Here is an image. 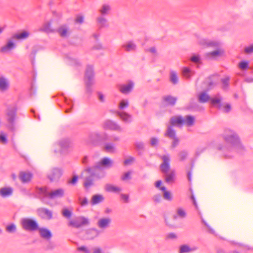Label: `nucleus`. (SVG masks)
I'll return each instance as SVG.
<instances>
[{
	"instance_id": "obj_22",
	"label": "nucleus",
	"mask_w": 253,
	"mask_h": 253,
	"mask_svg": "<svg viewBox=\"0 0 253 253\" xmlns=\"http://www.w3.org/2000/svg\"><path fill=\"white\" fill-rule=\"evenodd\" d=\"M57 32L62 38L67 37L70 34L69 28L66 25L60 26L57 30Z\"/></svg>"
},
{
	"instance_id": "obj_2",
	"label": "nucleus",
	"mask_w": 253,
	"mask_h": 253,
	"mask_svg": "<svg viewBox=\"0 0 253 253\" xmlns=\"http://www.w3.org/2000/svg\"><path fill=\"white\" fill-rule=\"evenodd\" d=\"M105 176V173L102 172L100 175L94 171L93 168L87 167L82 172L80 177L84 178V186L85 188H88L94 184V177L102 178Z\"/></svg>"
},
{
	"instance_id": "obj_19",
	"label": "nucleus",
	"mask_w": 253,
	"mask_h": 253,
	"mask_svg": "<svg viewBox=\"0 0 253 253\" xmlns=\"http://www.w3.org/2000/svg\"><path fill=\"white\" fill-rule=\"evenodd\" d=\"M41 238L47 241L49 240L52 237L51 232L45 228L39 227L38 230Z\"/></svg>"
},
{
	"instance_id": "obj_25",
	"label": "nucleus",
	"mask_w": 253,
	"mask_h": 253,
	"mask_svg": "<svg viewBox=\"0 0 253 253\" xmlns=\"http://www.w3.org/2000/svg\"><path fill=\"white\" fill-rule=\"evenodd\" d=\"M165 136L169 139L176 137L175 130L171 126L168 125L167 130L165 133Z\"/></svg>"
},
{
	"instance_id": "obj_45",
	"label": "nucleus",
	"mask_w": 253,
	"mask_h": 253,
	"mask_svg": "<svg viewBox=\"0 0 253 253\" xmlns=\"http://www.w3.org/2000/svg\"><path fill=\"white\" fill-rule=\"evenodd\" d=\"M229 81H230V78L229 77H226L224 78H223L221 80V82L222 83V88L223 90H227L229 85Z\"/></svg>"
},
{
	"instance_id": "obj_39",
	"label": "nucleus",
	"mask_w": 253,
	"mask_h": 253,
	"mask_svg": "<svg viewBox=\"0 0 253 253\" xmlns=\"http://www.w3.org/2000/svg\"><path fill=\"white\" fill-rule=\"evenodd\" d=\"M105 189L108 192H118L121 191V189L111 184H107L105 186Z\"/></svg>"
},
{
	"instance_id": "obj_20",
	"label": "nucleus",
	"mask_w": 253,
	"mask_h": 253,
	"mask_svg": "<svg viewBox=\"0 0 253 253\" xmlns=\"http://www.w3.org/2000/svg\"><path fill=\"white\" fill-rule=\"evenodd\" d=\"M99 234L100 231L95 228L88 229L85 231L86 238L87 240H93Z\"/></svg>"
},
{
	"instance_id": "obj_34",
	"label": "nucleus",
	"mask_w": 253,
	"mask_h": 253,
	"mask_svg": "<svg viewBox=\"0 0 253 253\" xmlns=\"http://www.w3.org/2000/svg\"><path fill=\"white\" fill-rule=\"evenodd\" d=\"M104 200V198L103 195L101 194H95L92 197L91 203L92 205H94L101 203Z\"/></svg>"
},
{
	"instance_id": "obj_44",
	"label": "nucleus",
	"mask_w": 253,
	"mask_h": 253,
	"mask_svg": "<svg viewBox=\"0 0 253 253\" xmlns=\"http://www.w3.org/2000/svg\"><path fill=\"white\" fill-rule=\"evenodd\" d=\"M134 145L136 150L140 152L143 151L145 149V144L142 141H136L134 143Z\"/></svg>"
},
{
	"instance_id": "obj_29",
	"label": "nucleus",
	"mask_w": 253,
	"mask_h": 253,
	"mask_svg": "<svg viewBox=\"0 0 253 253\" xmlns=\"http://www.w3.org/2000/svg\"><path fill=\"white\" fill-rule=\"evenodd\" d=\"M29 33L26 31H23L21 33L19 34H15L12 35V38L14 40H20L27 39L29 36Z\"/></svg>"
},
{
	"instance_id": "obj_1",
	"label": "nucleus",
	"mask_w": 253,
	"mask_h": 253,
	"mask_svg": "<svg viewBox=\"0 0 253 253\" xmlns=\"http://www.w3.org/2000/svg\"><path fill=\"white\" fill-rule=\"evenodd\" d=\"M36 191L41 197L50 199L61 198L65 195V189L62 188L49 190L46 186L37 187Z\"/></svg>"
},
{
	"instance_id": "obj_5",
	"label": "nucleus",
	"mask_w": 253,
	"mask_h": 253,
	"mask_svg": "<svg viewBox=\"0 0 253 253\" xmlns=\"http://www.w3.org/2000/svg\"><path fill=\"white\" fill-rule=\"evenodd\" d=\"M94 71L93 67L88 65L85 72V82L86 85V91L88 93L92 92L91 86L94 84Z\"/></svg>"
},
{
	"instance_id": "obj_4",
	"label": "nucleus",
	"mask_w": 253,
	"mask_h": 253,
	"mask_svg": "<svg viewBox=\"0 0 253 253\" xmlns=\"http://www.w3.org/2000/svg\"><path fill=\"white\" fill-rule=\"evenodd\" d=\"M224 139L227 143L231 145L238 151L244 149V147L241 143L238 135L234 131L230 130H226L224 134Z\"/></svg>"
},
{
	"instance_id": "obj_18",
	"label": "nucleus",
	"mask_w": 253,
	"mask_h": 253,
	"mask_svg": "<svg viewBox=\"0 0 253 253\" xmlns=\"http://www.w3.org/2000/svg\"><path fill=\"white\" fill-rule=\"evenodd\" d=\"M183 125V117L181 115H175L171 117L169 121V125L173 126H181Z\"/></svg>"
},
{
	"instance_id": "obj_50",
	"label": "nucleus",
	"mask_w": 253,
	"mask_h": 253,
	"mask_svg": "<svg viewBox=\"0 0 253 253\" xmlns=\"http://www.w3.org/2000/svg\"><path fill=\"white\" fill-rule=\"evenodd\" d=\"M104 150L108 153H114L115 152V147L112 144H106L104 147Z\"/></svg>"
},
{
	"instance_id": "obj_8",
	"label": "nucleus",
	"mask_w": 253,
	"mask_h": 253,
	"mask_svg": "<svg viewBox=\"0 0 253 253\" xmlns=\"http://www.w3.org/2000/svg\"><path fill=\"white\" fill-rule=\"evenodd\" d=\"M60 149L58 152L61 155L67 154L69 153L70 149L73 147L72 142L68 139H64L60 140L58 142ZM54 153L56 154L58 151L56 150L54 151Z\"/></svg>"
},
{
	"instance_id": "obj_56",
	"label": "nucleus",
	"mask_w": 253,
	"mask_h": 253,
	"mask_svg": "<svg viewBox=\"0 0 253 253\" xmlns=\"http://www.w3.org/2000/svg\"><path fill=\"white\" fill-rule=\"evenodd\" d=\"M188 153L186 151H182L178 154V157L179 158V159L180 161H183L184 160L187 156Z\"/></svg>"
},
{
	"instance_id": "obj_10",
	"label": "nucleus",
	"mask_w": 253,
	"mask_h": 253,
	"mask_svg": "<svg viewBox=\"0 0 253 253\" xmlns=\"http://www.w3.org/2000/svg\"><path fill=\"white\" fill-rule=\"evenodd\" d=\"M63 174V170L59 168H52L47 173V177L51 182L57 181Z\"/></svg>"
},
{
	"instance_id": "obj_7",
	"label": "nucleus",
	"mask_w": 253,
	"mask_h": 253,
	"mask_svg": "<svg viewBox=\"0 0 253 253\" xmlns=\"http://www.w3.org/2000/svg\"><path fill=\"white\" fill-rule=\"evenodd\" d=\"M90 224L89 219L83 216H79L71 220L68 223L69 226L80 229Z\"/></svg>"
},
{
	"instance_id": "obj_42",
	"label": "nucleus",
	"mask_w": 253,
	"mask_h": 253,
	"mask_svg": "<svg viewBox=\"0 0 253 253\" xmlns=\"http://www.w3.org/2000/svg\"><path fill=\"white\" fill-rule=\"evenodd\" d=\"M194 74V72L191 71L189 68H184L182 70V75L186 79H190Z\"/></svg>"
},
{
	"instance_id": "obj_9",
	"label": "nucleus",
	"mask_w": 253,
	"mask_h": 253,
	"mask_svg": "<svg viewBox=\"0 0 253 253\" xmlns=\"http://www.w3.org/2000/svg\"><path fill=\"white\" fill-rule=\"evenodd\" d=\"M16 119V109L14 107L8 108L6 113V120L8 127L12 130H14L15 129V125Z\"/></svg>"
},
{
	"instance_id": "obj_13",
	"label": "nucleus",
	"mask_w": 253,
	"mask_h": 253,
	"mask_svg": "<svg viewBox=\"0 0 253 253\" xmlns=\"http://www.w3.org/2000/svg\"><path fill=\"white\" fill-rule=\"evenodd\" d=\"M38 215L42 219L50 220L53 218L52 211L45 208H40L37 209Z\"/></svg>"
},
{
	"instance_id": "obj_54",
	"label": "nucleus",
	"mask_w": 253,
	"mask_h": 253,
	"mask_svg": "<svg viewBox=\"0 0 253 253\" xmlns=\"http://www.w3.org/2000/svg\"><path fill=\"white\" fill-rule=\"evenodd\" d=\"M128 106V101L126 99H123L121 101L119 104V108L123 109Z\"/></svg>"
},
{
	"instance_id": "obj_63",
	"label": "nucleus",
	"mask_w": 253,
	"mask_h": 253,
	"mask_svg": "<svg viewBox=\"0 0 253 253\" xmlns=\"http://www.w3.org/2000/svg\"><path fill=\"white\" fill-rule=\"evenodd\" d=\"M79 200L80 201V204L82 206H86L88 204V200L86 198H82L80 197L79 198Z\"/></svg>"
},
{
	"instance_id": "obj_28",
	"label": "nucleus",
	"mask_w": 253,
	"mask_h": 253,
	"mask_svg": "<svg viewBox=\"0 0 253 253\" xmlns=\"http://www.w3.org/2000/svg\"><path fill=\"white\" fill-rule=\"evenodd\" d=\"M96 22L99 28H102L108 26L107 19L104 16L100 15L96 18Z\"/></svg>"
},
{
	"instance_id": "obj_46",
	"label": "nucleus",
	"mask_w": 253,
	"mask_h": 253,
	"mask_svg": "<svg viewBox=\"0 0 253 253\" xmlns=\"http://www.w3.org/2000/svg\"><path fill=\"white\" fill-rule=\"evenodd\" d=\"M221 54L220 52L218 50H216L215 51L208 52L206 54V56L207 57L209 58H214L218 56H219Z\"/></svg>"
},
{
	"instance_id": "obj_64",
	"label": "nucleus",
	"mask_w": 253,
	"mask_h": 253,
	"mask_svg": "<svg viewBox=\"0 0 253 253\" xmlns=\"http://www.w3.org/2000/svg\"><path fill=\"white\" fill-rule=\"evenodd\" d=\"M239 67L242 70H246L248 67V63L246 61H242L239 63Z\"/></svg>"
},
{
	"instance_id": "obj_41",
	"label": "nucleus",
	"mask_w": 253,
	"mask_h": 253,
	"mask_svg": "<svg viewBox=\"0 0 253 253\" xmlns=\"http://www.w3.org/2000/svg\"><path fill=\"white\" fill-rule=\"evenodd\" d=\"M186 214L185 211L183 209L179 208L176 210V214L173 215V218L176 219L178 217L183 218L186 216Z\"/></svg>"
},
{
	"instance_id": "obj_62",
	"label": "nucleus",
	"mask_w": 253,
	"mask_h": 253,
	"mask_svg": "<svg viewBox=\"0 0 253 253\" xmlns=\"http://www.w3.org/2000/svg\"><path fill=\"white\" fill-rule=\"evenodd\" d=\"M97 94L98 100L101 102H104L105 101V95L100 91L97 92Z\"/></svg>"
},
{
	"instance_id": "obj_31",
	"label": "nucleus",
	"mask_w": 253,
	"mask_h": 253,
	"mask_svg": "<svg viewBox=\"0 0 253 253\" xmlns=\"http://www.w3.org/2000/svg\"><path fill=\"white\" fill-rule=\"evenodd\" d=\"M197 250V247L190 248L187 245H183L180 247L179 253H189Z\"/></svg>"
},
{
	"instance_id": "obj_61",
	"label": "nucleus",
	"mask_w": 253,
	"mask_h": 253,
	"mask_svg": "<svg viewBox=\"0 0 253 253\" xmlns=\"http://www.w3.org/2000/svg\"><path fill=\"white\" fill-rule=\"evenodd\" d=\"M77 250L79 252H83L84 253H90L89 250L86 247L82 246L78 247Z\"/></svg>"
},
{
	"instance_id": "obj_58",
	"label": "nucleus",
	"mask_w": 253,
	"mask_h": 253,
	"mask_svg": "<svg viewBox=\"0 0 253 253\" xmlns=\"http://www.w3.org/2000/svg\"><path fill=\"white\" fill-rule=\"evenodd\" d=\"M244 52L247 54H250L253 53V43L244 49Z\"/></svg>"
},
{
	"instance_id": "obj_40",
	"label": "nucleus",
	"mask_w": 253,
	"mask_h": 253,
	"mask_svg": "<svg viewBox=\"0 0 253 253\" xmlns=\"http://www.w3.org/2000/svg\"><path fill=\"white\" fill-rule=\"evenodd\" d=\"M118 115L125 122H130L131 116L125 112H119Z\"/></svg>"
},
{
	"instance_id": "obj_48",
	"label": "nucleus",
	"mask_w": 253,
	"mask_h": 253,
	"mask_svg": "<svg viewBox=\"0 0 253 253\" xmlns=\"http://www.w3.org/2000/svg\"><path fill=\"white\" fill-rule=\"evenodd\" d=\"M5 230L8 233H14L17 230L16 226L14 224L12 223L6 227Z\"/></svg>"
},
{
	"instance_id": "obj_24",
	"label": "nucleus",
	"mask_w": 253,
	"mask_h": 253,
	"mask_svg": "<svg viewBox=\"0 0 253 253\" xmlns=\"http://www.w3.org/2000/svg\"><path fill=\"white\" fill-rule=\"evenodd\" d=\"M13 189L10 187H4L0 188V196L5 198L11 195L13 193Z\"/></svg>"
},
{
	"instance_id": "obj_36",
	"label": "nucleus",
	"mask_w": 253,
	"mask_h": 253,
	"mask_svg": "<svg viewBox=\"0 0 253 253\" xmlns=\"http://www.w3.org/2000/svg\"><path fill=\"white\" fill-rule=\"evenodd\" d=\"M211 103L212 105H217V107L219 109H220L221 108V105L220 104V103L222 100V97L221 96L218 94L214 98H210V100Z\"/></svg>"
},
{
	"instance_id": "obj_32",
	"label": "nucleus",
	"mask_w": 253,
	"mask_h": 253,
	"mask_svg": "<svg viewBox=\"0 0 253 253\" xmlns=\"http://www.w3.org/2000/svg\"><path fill=\"white\" fill-rule=\"evenodd\" d=\"M9 81L6 78L1 77H0V90L5 91L9 87Z\"/></svg>"
},
{
	"instance_id": "obj_17",
	"label": "nucleus",
	"mask_w": 253,
	"mask_h": 253,
	"mask_svg": "<svg viewBox=\"0 0 253 253\" xmlns=\"http://www.w3.org/2000/svg\"><path fill=\"white\" fill-rule=\"evenodd\" d=\"M103 127L106 129H111L119 131H122L121 127L115 122L106 120L103 123Z\"/></svg>"
},
{
	"instance_id": "obj_15",
	"label": "nucleus",
	"mask_w": 253,
	"mask_h": 253,
	"mask_svg": "<svg viewBox=\"0 0 253 253\" xmlns=\"http://www.w3.org/2000/svg\"><path fill=\"white\" fill-rule=\"evenodd\" d=\"M112 222V220L110 217L100 218L97 221V226L102 230H105L109 228Z\"/></svg>"
},
{
	"instance_id": "obj_43",
	"label": "nucleus",
	"mask_w": 253,
	"mask_h": 253,
	"mask_svg": "<svg viewBox=\"0 0 253 253\" xmlns=\"http://www.w3.org/2000/svg\"><path fill=\"white\" fill-rule=\"evenodd\" d=\"M40 31L46 33H51L54 32V30L51 28V24L49 22L44 24L42 27L41 28Z\"/></svg>"
},
{
	"instance_id": "obj_52",
	"label": "nucleus",
	"mask_w": 253,
	"mask_h": 253,
	"mask_svg": "<svg viewBox=\"0 0 253 253\" xmlns=\"http://www.w3.org/2000/svg\"><path fill=\"white\" fill-rule=\"evenodd\" d=\"M131 173H132L131 171H128L124 173L121 176V179L123 181L130 179L131 178Z\"/></svg>"
},
{
	"instance_id": "obj_21",
	"label": "nucleus",
	"mask_w": 253,
	"mask_h": 253,
	"mask_svg": "<svg viewBox=\"0 0 253 253\" xmlns=\"http://www.w3.org/2000/svg\"><path fill=\"white\" fill-rule=\"evenodd\" d=\"M122 47L126 52H133L136 49V44L132 41H128L122 45Z\"/></svg>"
},
{
	"instance_id": "obj_60",
	"label": "nucleus",
	"mask_w": 253,
	"mask_h": 253,
	"mask_svg": "<svg viewBox=\"0 0 253 253\" xmlns=\"http://www.w3.org/2000/svg\"><path fill=\"white\" fill-rule=\"evenodd\" d=\"M84 17L82 15H77L75 19V22L77 23L82 24L84 22Z\"/></svg>"
},
{
	"instance_id": "obj_37",
	"label": "nucleus",
	"mask_w": 253,
	"mask_h": 253,
	"mask_svg": "<svg viewBox=\"0 0 253 253\" xmlns=\"http://www.w3.org/2000/svg\"><path fill=\"white\" fill-rule=\"evenodd\" d=\"M169 81L173 84H176L179 81L177 73L174 71H170L169 73Z\"/></svg>"
},
{
	"instance_id": "obj_49",
	"label": "nucleus",
	"mask_w": 253,
	"mask_h": 253,
	"mask_svg": "<svg viewBox=\"0 0 253 253\" xmlns=\"http://www.w3.org/2000/svg\"><path fill=\"white\" fill-rule=\"evenodd\" d=\"M205 44L207 45L208 47H212L214 48H217L219 47V42L217 41H206L205 42Z\"/></svg>"
},
{
	"instance_id": "obj_23",
	"label": "nucleus",
	"mask_w": 253,
	"mask_h": 253,
	"mask_svg": "<svg viewBox=\"0 0 253 253\" xmlns=\"http://www.w3.org/2000/svg\"><path fill=\"white\" fill-rule=\"evenodd\" d=\"M195 122V118L193 116L187 115L184 117H183V125L187 126H194Z\"/></svg>"
},
{
	"instance_id": "obj_47",
	"label": "nucleus",
	"mask_w": 253,
	"mask_h": 253,
	"mask_svg": "<svg viewBox=\"0 0 253 253\" xmlns=\"http://www.w3.org/2000/svg\"><path fill=\"white\" fill-rule=\"evenodd\" d=\"M190 61L194 63L197 64L198 68L202 64V62L199 55H194L191 57Z\"/></svg>"
},
{
	"instance_id": "obj_16",
	"label": "nucleus",
	"mask_w": 253,
	"mask_h": 253,
	"mask_svg": "<svg viewBox=\"0 0 253 253\" xmlns=\"http://www.w3.org/2000/svg\"><path fill=\"white\" fill-rule=\"evenodd\" d=\"M134 87V83L129 81L126 84H119L118 89L123 94H126L130 92Z\"/></svg>"
},
{
	"instance_id": "obj_30",
	"label": "nucleus",
	"mask_w": 253,
	"mask_h": 253,
	"mask_svg": "<svg viewBox=\"0 0 253 253\" xmlns=\"http://www.w3.org/2000/svg\"><path fill=\"white\" fill-rule=\"evenodd\" d=\"M111 10V6L108 4L104 3L101 5L98 11L101 14V15L104 16L108 14Z\"/></svg>"
},
{
	"instance_id": "obj_12",
	"label": "nucleus",
	"mask_w": 253,
	"mask_h": 253,
	"mask_svg": "<svg viewBox=\"0 0 253 253\" xmlns=\"http://www.w3.org/2000/svg\"><path fill=\"white\" fill-rule=\"evenodd\" d=\"M114 162L113 160L109 158H104L102 159L99 162L97 163L93 167L95 169H101L102 167L105 168H110L113 165Z\"/></svg>"
},
{
	"instance_id": "obj_35",
	"label": "nucleus",
	"mask_w": 253,
	"mask_h": 253,
	"mask_svg": "<svg viewBox=\"0 0 253 253\" xmlns=\"http://www.w3.org/2000/svg\"><path fill=\"white\" fill-rule=\"evenodd\" d=\"M163 100L166 102L168 105L173 106L176 103L177 98L171 95H166L163 97Z\"/></svg>"
},
{
	"instance_id": "obj_6",
	"label": "nucleus",
	"mask_w": 253,
	"mask_h": 253,
	"mask_svg": "<svg viewBox=\"0 0 253 253\" xmlns=\"http://www.w3.org/2000/svg\"><path fill=\"white\" fill-rule=\"evenodd\" d=\"M21 225L22 228L29 232H34L39 229L38 222L30 218H23L21 220Z\"/></svg>"
},
{
	"instance_id": "obj_33",
	"label": "nucleus",
	"mask_w": 253,
	"mask_h": 253,
	"mask_svg": "<svg viewBox=\"0 0 253 253\" xmlns=\"http://www.w3.org/2000/svg\"><path fill=\"white\" fill-rule=\"evenodd\" d=\"M198 100L200 103H205L210 100V95L205 91H202L199 93L198 96Z\"/></svg>"
},
{
	"instance_id": "obj_51",
	"label": "nucleus",
	"mask_w": 253,
	"mask_h": 253,
	"mask_svg": "<svg viewBox=\"0 0 253 253\" xmlns=\"http://www.w3.org/2000/svg\"><path fill=\"white\" fill-rule=\"evenodd\" d=\"M62 215L67 218H70L72 216V212L67 209H64L62 211Z\"/></svg>"
},
{
	"instance_id": "obj_11",
	"label": "nucleus",
	"mask_w": 253,
	"mask_h": 253,
	"mask_svg": "<svg viewBox=\"0 0 253 253\" xmlns=\"http://www.w3.org/2000/svg\"><path fill=\"white\" fill-rule=\"evenodd\" d=\"M162 163L160 166V169L163 173H166L170 170V157L168 155H165L160 157Z\"/></svg>"
},
{
	"instance_id": "obj_14",
	"label": "nucleus",
	"mask_w": 253,
	"mask_h": 253,
	"mask_svg": "<svg viewBox=\"0 0 253 253\" xmlns=\"http://www.w3.org/2000/svg\"><path fill=\"white\" fill-rule=\"evenodd\" d=\"M14 41L12 37L7 39L6 44L0 48V52L2 53H6L15 48L16 44L14 42Z\"/></svg>"
},
{
	"instance_id": "obj_38",
	"label": "nucleus",
	"mask_w": 253,
	"mask_h": 253,
	"mask_svg": "<svg viewBox=\"0 0 253 253\" xmlns=\"http://www.w3.org/2000/svg\"><path fill=\"white\" fill-rule=\"evenodd\" d=\"M160 189L164 192L163 197L165 200L171 201L172 199V195L170 191L166 190V187L164 186H161Z\"/></svg>"
},
{
	"instance_id": "obj_3",
	"label": "nucleus",
	"mask_w": 253,
	"mask_h": 253,
	"mask_svg": "<svg viewBox=\"0 0 253 253\" xmlns=\"http://www.w3.org/2000/svg\"><path fill=\"white\" fill-rule=\"evenodd\" d=\"M107 140L108 136L106 133L94 132L89 134L84 139V142L87 145L97 146Z\"/></svg>"
},
{
	"instance_id": "obj_26",
	"label": "nucleus",
	"mask_w": 253,
	"mask_h": 253,
	"mask_svg": "<svg viewBox=\"0 0 253 253\" xmlns=\"http://www.w3.org/2000/svg\"><path fill=\"white\" fill-rule=\"evenodd\" d=\"M19 177L22 182H28L31 180L32 174L30 172L21 171L19 173Z\"/></svg>"
},
{
	"instance_id": "obj_55",
	"label": "nucleus",
	"mask_w": 253,
	"mask_h": 253,
	"mask_svg": "<svg viewBox=\"0 0 253 253\" xmlns=\"http://www.w3.org/2000/svg\"><path fill=\"white\" fill-rule=\"evenodd\" d=\"M177 238V235L174 233H170L167 235L166 239V240H175Z\"/></svg>"
},
{
	"instance_id": "obj_59",
	"label": "nucleus",
	"mask_w": 253,
	"mask_h": 253,
	"mask_svg": "<svg viewBox=\"0 0 253 253\" xmlns=\"http://www.w3.org/2000/svg\"><path fill=\"white\" fill-rule=\"evenodd\" d=\"M159 143V139L156 137H152L150 139V145L152 147L156 146Z\"/></svg>"
},
{
	"instance_id": "obj_53",
	"label": "nucleus",
	"mask_w": 253,
	"mask_h": 253,
	"mask_svg": "<svg viewBox=\"0 0 253 253\" xmlns=\"http://www.w3.org/2000/svg\"><path fill=\"white\" fill-rule=\"evenodd\" d=\"M135 161V158L133 157H129L128 158L126 159L124 162V164L125 166H128L132 164Z\"/></svg>"
},
{
	"instance_id": "obj_27",
	"label": "nucleus",
	"mask_w": 253,
	"mask_h": 253,
	"mask_svg": "<svg viewBox=\"0 0 253 253\" xmlns=\"http://www.w3.org/2000/svg\"><path fill=\"white\" fill-rule=\"evenodd\" d=\"M166 173H164L165 177V181L168 183H173L174 181L175 177V172L173 170L169 171Z\"/></svg>"
},
{
	"instance_id": "obj_57",
	"label": "nucleus",
	"mask_w": 253,
	"mask_h": 253,
	"mask_svg": "<svg viewBox=\"0 0 253 253\" xmlns=\"http://www.w3.org/2000/svg\"><path fill=\"white\" fill-rule=\"evenodd\" d=\"M170 139L172 140L171 143V147L174 148L176 147L179 144V139L176 136L174 138H171Z\"/></svg>"
}]
</instances>
